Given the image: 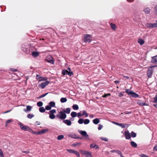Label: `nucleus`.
<instances>
[{
  "label": "nucleus",
  "instance_id": "f257e3e1",
  "mask_svg": "<svg viewBox=\"0 0 157 157\" xmlns=\"http://www.w3.org/2000/svg\"><path fill=\"white\" fill-rule=\"evenodd\" d=\"M56 117L59 119L63 120L66 118L67 115L62 110L58 112V113L56 115Z\"/></svg>",
  "mask_w": 157,
  "mask_h": 157
},
{
  "label": "nucleus",
  "instance_id": "f03ea898",
  "mask_svg": "<svg viewBox=\"0 0 157 157\" xmlns=\"http://www.w3.org/2000/svg\"><path fill=\"white\" fill-rule=\"evenodd\" d=\"M67 70L64 69L62 71V74L63 75H68L70 76H71L73 75V73L72 71H71V69L69 67H68Z\"/></svg>",
  "mask_w": 157,
  "mask_h": 157
},
{
  "label": "nucleus",
  "instance_id": "7ed1b4c3",
  "mask_svg": "<svg viewBox=\"0 0 157 157\" xmlns=\"http://www.w3.org/2000/svg\"><path fill=\"white\" fill-rule=\"evenodd\" d=\"M18 124L20 125V127L21 129L26 131H29V132L32 131V129L30 128L28 126L24 125L23 124L20 122L18 123Z\"/></svg>",
  "mask_w": 157,
  "mask_h": 157
},
{
  "label": "nucleus",
  "instance_id": "20e7f679",
  "mask_svg": "<svg viewBox=\"0 0 157 157\" xmlns=\"http://www.w3.org/2000/svg\"><path fill=\"white\" fill-rule=\"evenodd\" d=\"M153 72V70L151 67H149L148 68V70L147 73V77L150 78L151 77Z\"/></svg>",
  "mask_w": 157,
  "mask_h": 157
},
{
  "label": "nucleus",
  "instance_id": "39448f33",
  "mask_svg": "<svg viewBox=\"0 0 157 157\" xmlns=\"http://www.w3.org/2000/svg\"><path fill=\"white\" fill-rule=\"evenodd\" d=\"M49 81H47L45 82H42L38 86L39 88L43 89L49 84Z\"/></svg>",
  "mask_w": 157,
  "mask_h": 157
},
{
  "label": "nucleus",
  "instance_id": "423d86ee",
  "mask_svg": "<svg viewBox=\"0 0 157 157\" xmlns=\"http://www.w3.org/2000/svg\"><path fill=\"white\" fill-rule=\"evenodd\" d=\"M78 122L80 124H82L84 123L85 124H88V119H86L84 120L82 118H80L78 121Z\"/></svg>",
  "mask_w": 157,
  "mask_h": 157
},
{
  "label": "nucleus",
  "instance_id": "0eeeda50",
  "mask_svg": "<svg viewBox=\"0 0 157 157\" xmlns=\"http://www.w3.org/2000/svg\"><path fill=\"white\" fill-rule=\"evenodd\" d=\"M78 132L83 136L87 137L88 136V135L87 134L86 132L85 131L78 130Z\"/></svg>",
  "mask_w": 157,
  "mask_h": 157
},
{
  "label": "nucleus",
  "instance_id": "6e6552de",
  "mask_svg": "<svg viewBox=\"0 0 157 157\" xmlns=\"http://www.w3.org/2000/svg\"><path fill=\"white\" fill-rule=\"evenodd\" d=\"M124 136L126 139L129 140L131 138V136L128 131L124 132Z\"/></svg>",
  "mask_w": 157,
  "mask_h": 157
},
{
  "label": "nucleus",
  "instance_id": "1a4fd4ad",
  "mask_svg": "<svg viewBox=\"0 0 157 157\" xmlns=\"http://www.w3.org/2000/svg\"><path fill=\"white\" fill-rule=\"evenodd\" d=\"M63 122L68 126H70L71 124V122L70 120H64L63 121Z\"/></svg>",
  "mask_w": 157,
  "mask_h": 157
},
{
  "label": "nucleus",
  "instance_id": "9d476101",
  "mask_svg": "<svg viewBox=\"0 0 157 157\" xmlns=\"http://www.w3.org/2000/svg\"><path fill=\"white\" fill-rule=\"evenodd\" d=\"M151 63L157 64V55L152 57Z\"/></svg>",
  "mask_w": 157,
  "mask_h": 157
},
{
  "label": "nucleus",
  "instance_id": "9b49d317",
  "mask_svg": "<svg viewBox=\"0 0 157 157\" xmlns=\"http://www.w3.org/2000/svg\"><path fill=\"white\" fill-rule=\"evenodd\" d=\"M137 104L140 105V106H148V104H146L145 102H142L141 101H139L137 102Z\"/></svg>",
  "mask_w": 157,
  "mask_h": 157
},
{
  "label": "nucleus",
  "instance_id": "f8f14e48",
  "mask_svg": "<svg viewBox=\"0 0 157 157\" xmlns=\"http://www.w3.org/2000/svg\"><path fill=\"white\" fill-rule=\"evenodd\" d=\"M26 109H24V111L25 112H27L28 111H30L31 110L32 108V106H31L29 105H27V106H26Z\"/></svg>",
  "mask_w": 157,
  "mask_h": 157
},
{
  "label": "nucleus",
  "instance_id": "ddd939ff",
  "mask_svg": "<svg viewBox=\"0 0 157 157\" xmlns=\"http://www.w3.org/2000/svg\"><path fill=\"white\" fill-rule=\"evenodd\" d=\"M80 152L81 154L84 155L86 157L88 156V152L87 151L82 150Z\"/></svg>",
  "mask_w": 157,
  "mask_h": 157
},
{
  "label": "nucleus",
  "instance_id": "4468645a",
  "mask_svg": "<svg viewBox=\"0 0 157 157\" xmlns=\"http://www.w3.org/2000/svg\"><path fill=\"white\" fill-rule=\"evenodd\" d=\"M130 96L133 98H137L139 96V95L137 94L135 92H132L130 95Z\"/></svg>",
  "mask_w": 157,
  "mask_h": 157
},
{
  "label": "nucleus",
  "instance_id": "2eb2a0df",
  "mask_svg": "<svg viewBox=\"0 0 157 157\" xmlns=\"http://www.w3.org/2000/svg\"><path fill=\"white\" fill-rule=\"evenodd\" d=\"M63 111L65 113L69 114L71 112V109L70 108H67L65 109H63Z\"/></svg>",
  "mask_w": 157,
  "mask_h": 157
},
{
  "label": "nucleus",
  "instance_id": "dca6fc26",
  "mask_svg": "<svg viewBox=\"0 0 157 157\" xmlns=\"http://www.w3.org/2000/svg\"><path fill=\"white\" fill-rule=\"evenodd\" d=\"M83 40L85 42H88V35H85L84 36Z\"/></svg>",
  "mask_w": 157,
  "mask_h": 157
},
{
  "label": "nucleus",
  "instance_id": "f3484780",
  "mask_svg": "<svg viewBox=\"0 0 157 157\" xmlns=\"http://www.w3.org/2000/svg\"><path fill=\"white\" fill-rule=\"evenodd\" d=\"M32 55L35 57H37L39 55V53L38 52H34L33 51L32 52Z\"/></svg>",
  "mask_w": 157,
  "mask_h": 157
},
{
  "label": "nucleus",
  "instance_id": "a211bd4d",
  "mask_svg": "<svg viewBox=\"0 0 157 157\" xmlns=\"http://www.w3.org/2000/svg\"><path fill=\"white\" fill-rule=\"evenodd\" d=\"M138 42L141 45H142L144 43V40L141 38H140L138 40Z\"/></svg>",
  "mask_w": 157,
  "mask_h": 157
},
{
  "label": "nucleus",
  "instance_id": "6ab92c4d",
  "mask_svg": "<svg viewBox=\"0 0 157 157\" xmlns=\"http://www.w3.org/2000/svg\"><path fill=\"white\" fill-rule=\"evenodd\" d=\"M146 26L149 28H152V24L151 23H147L145 24Z\"/></svg>",
  "mask_w": 157,
  "mask_h": 157
},
{
  "label": "nucleus",
  "instance_id": "aec40b11",
  "mask_svg": "<svg viewBox=\"0 0 157 157\" xmlns=\"http://www.w3.org/2000/svg\"><path fill=\"white\" fill-rule=\"evenodd\" d=\"M90 147L91 148H95L96 149H98L99 148V147L98 146L95 144H92L90 145Z\"/></svg>",
  "mask_w": 157,
  "mask_h": 157
},
{
  "label": "nucleus",
  "instance_id": "412c9836",
  "mask_svg": "<svg viewBox=\"0 0 157 157\" xmlns=\"http://www.w3.org/2000/svg\"><path fill=\"white\" fill-rule=\"evenodd\" d=\"M144 12L146 13L149 14L150 13V9L149 8L147 7L144 9L143 10Z\"/></svg>",
  "mask_w": 157,
  "mask_h": 157
},
{
  "label": "nucleus",
  "instance_id": "4be33fe9",
  "mask_svg": "<svg viewBox=\"0 0 157 157\" xmlns=\"http://www.w3.org/2000/svg\"><path fill=\"white\" fill-rule=\"evenodd\" d=\"M93 121L94 124H98L99 122L100 121L98 118H97L93 120Z\"/></svg>",
  "mask_w": 157,
  "mask_h": 157
},
{
  "label": "nucleus",
  "instance_id": "5701e85b",
  "mask_svg": "<svg viewBox=\"0 0 157 157\" xmlns=\"http://www.w3.org/2000/svg\"><path fill=\"white\" fill-rule=\"evenodd\" d=\"M130 144L132 146L134 147H137V144L134 141H131L130 142Z\"/></svg>",
  "mask_w": 157,
  "mask_h": 157
},
{
  "label": "nucleus",
  "instance_id": "b1692460",
  "mask_svg": "<svg viewBox=\"0 0 157 157\" xmlns=\"http://www.w3.org/2000/svg\"><path fill=\"white\" fill-rule=\"evenodd\" d=\"M48 129L47 128L46 129H42V130H41V131H40V134L44 133L45 132H48Z\"/></svg>",
  "mask_w": 157,
  "mask_h": 157
},
{
  "label": "nucleus",
  "instance_id": "393cba45",
  "mask_svg": "<svg viewBox=\"0 0 157 157\" xmlns=\"http://www.w3.org/2000/svg\"><path fill=\"white\" fill-rule=\"evenodd\" d=\"M68 136L69 137H71L72 138L75 139L77 138L76 135L74 134H68Z\"/></svg>",
  "mask_w": 157,
  "mask_h": 157
},
{
  "label": "nucleus",
  "instance_id": "a878e982",
  "mask_svg": "<svg viewBox=\"0 0 157 157\" xmlns=\"http://www.w3.org/2000/svg\"><path fill=\"white\" fill-rule=\"evenodd\" d=\"M126 125H128V124H122V123H119V124L118 126L121 127L122 128H125V127ZM127 126L128 127V126L127 125Z\"/></svg>",
  "mask_w": 157,
  "mask_h": 157
},
{
  "label": "nucleus",
  "instance_id": "bb28decb",
  "mask_svg": "<svg viewBox=\"0 0 157 157\" xmlns=\"http://www.w3.org/2000/svg\"><path fill=\"white\" fill-rule=\"evenodd\" d=\"M49 105L51 107H53L55 106V103L53 101H51L49 103Z\"/></svg>",
  "mask_w": 157,
  "mask_h": 157
},
{
  "label": "nucleus",
  "instance_id": "cd10ccee",
  "mask_svg": "<svg viewBox=\"0 0 157 157\" xmlns=\"http://www.w3.org/2000/svg\"><path fill=\"white\" fill-rule=\"evenodd\" d=\"M110 26L111 28L113 30H115L116 29V25L112 23H111L110 24Z\"/></svg>",
  "mask_w": 157,
  "mask_h": 157
},
{
  "label": "nucleus",
  "instance_id": "c85d7f7f",
  "mask_svg": "<svg viewBox=\"0 0 157 157\" xmlns=\"http://www.w3.org/2000/svg\"><path fill=\"white\" fill-rule=\"evenodd\" d=\"M67 99L66 98H62L60 99V101L62 103H64L67 101Z\"/></svg>",
  "mask_w": 157,
  "mask_h": 157
},
{
  "label": "nucleus",
  "instance_id": "c756f323",
  "mask_svg": "<svg viewBox=\"0 0 157 157\" xmlns=\"http://www.w3.org/2000/svg\"><path fill=\"white\" fill-rule=\"evenodd\" d=\"M71 116L73 117H75L77 115V113L76 112H72L71 113Z\"/></svg>",
  "mask_w": 157,
  "mask_h": 157
},
{
  "label": "nucleus",
  "instance_id": "7c9ffc66",
  "mask_svg": "<svg viewBox=\"0 0 157 157\" xmlns=\"http://www.w3.org/2000/svg\"><path fill=\"white\" fill-rule=\"evenodd\" d=\"M72 108L74 110H77L78 109V106L76 104H74L72 106Z\"/></svg>",
  "mask_w": 157,
  "mask_h": 157
},
{
  "label": "nucleus",
  "instance_id": "2f4dec72",
  "mask_svg": "<svg viewBox=\"0 0 157 157\" xmlns=\"http://www.w3.org/2000/svg\"><path fill=\"white\" fill-rule=\"evenodd\" d=\"M49 114V117L50 118L52 119H54L55 118V116L53 114H50V113H48Z\"/></svg>",
  "mask_w": 157,
  "mask_h": 157
},
{
  "label": "nucleus",
  "instance_id": "473e14b6",
  "mask_svg": "<svg viewBox=\"0 0 157 157\" xmlns=\"http://www.w3.org/2000/svg\"><path fill=\"white\" fill-rule=\"evenodd\" d=\"M39 110L41 113H44L45 111V109L44 107H41L39 108Z\"/></svg>",
  "mask_w": 157,
  "mask_h": 157
},
{
  "label": "nucleus",
  "instance_id": "72a5a7b5",
  "mask_svg": "<svg viewBox=\"0 0 157 157\" xmlns=\"http://www.w3.org/2000/svg\"><path fill=\"white\" fill-rule=\"evenodd\" d=\"M132 91L129 89H126L125 90V92L127 93L129 95H130L131 93H132Z\"/></svg>",
  "mask_w": 157,
  "mask_h": 157
},
{
  "label": "nucleus",
  "instance_id": "f704fd0d",
  "mask_svg": "<svg viewBox=\"0 0 157 157\" xmlns=\"http://www.w3.org/2000/svg\"><path fill=\"white\" fill-rule=\"evenodd\" d=\"M154 12L155 14L157 16V5H156L154 7Z\"/></svg>",
  "mask_w": 157,
  "mask_h": 157
},
{
  "label": "nucleus",
  "instance_id": "c9c22d12",
  "mask_svg": "<svg viewBox=\"0 0 157 157\" xmlns=\"http://www.w3.org/2000/svg\"><path fill=\"white\" fill-rule=\"evenodd\" d=\"M73 153L75 154L78 157L80 156V154L78 151L74 150Z\"/></svg>",
  "mask_w": 157,
  "mask_h": 157
},
{
  "label": "nucleus",
  "instance_id": "e433bc0d",
  "mask_svg": "<svg viewBox=\"0 0 157 157\" xmlns=\"http://www.w3.org/2000/svg\"><path fill=\"white\" fill-rule=\"evenodd\" d=\"M64 138V136L63 135H60L58 136L57 139L59 140H61Z\"/></svg>",
  "mask_w": 157,
  "mask_h": 157
},
{
  "label": "nucleus",
  "instance_id": "4c0bfd02",
  "mask_svg": "<svg viewBox=\"0 0 157 157\" xmlns=\"http://www.w3.org/2000/svg\"><path fill=\"white\" fill-rule=\"evenodd\" d=\"M43 103L41 101H39L37 102V105L39 107H41L43 105Z\"/></svg>",
  "mask_w": 157,
  "mask_h": 157
},
{
  "label": "nucleus",
  "instance_id": "58836bf2",
  "mask_svg": "<svg viewBox=\"0 0 157 157\" xmlns=\"http://www.w3.org/2000/svg\"><path fill=\"white\" fill-rule=\"evenodd\" d=\"M13 121V120L12 119H10L8 120L7 121H6V126L8 124H9L10 123L12 122Z\"/></svg>",
  "mask_w": 157,
  "mask_h": 157
},
{
  "label": "nucleus",
  "instance_id": "ea45409f",
  "mask_svg": "<svg viewBox=\"0 0 157 157\" xmlns=\"http://www.w3.org/2000/svg\"><path fill=\"white\" fill-rule=\"evenodd\" d=\"M49 57H51L52 59H50V60H47V61L48 62H49L53 64L54 60H53V59H52V57H51V56H50Z\"/></svg>",
  "mask_w": 157,
  "mask_h": 157
},
{
  "label": "nucleus",
  "instance_id": "a19ab883",
  "mask_svg": "<svg viewBox=\"0 0 157 157\" xmlns=\"http://www.w3.org/2000/svg\"><path fill=\"white\" fill-rule=\"evenodd\" d=\"M27 116L28 118L31 119L34 117V115L33 114H29Z\"/></svg>",
  "mask_w": 157,
  "mask_h": 157
},
{
  "label": "nucleus",
  "instance_id": "79ce46f5",
  "mask_svg": "<svg viewBox=\"0 0 157 157\" xmlns=\"http://www.w3.org/2000/svg\"><path fill=\"white\" fill-rule=\"evenodd\" d=\"M131 136L132 137L134 138L136 136V134L133 132H132L131 133Z\"/></svg>",
  "mask_w": 157,
  "mask_h": 157
},
{
  "label": "nucleus",
  "instance_id": "37998d69",
  "mask_svg": "<svg viewBox=\"0 0 157 157\" xmlns=\"http://www.w3.org/2000/svg\"><path fill=\"white\" fill-rule=\"evenodd\" d=\"M154 101L153 102L157 103V94L155 95V97L154 98Z\"/></svg>",
  "mask_w": 157,
  "mask_h": 157
},
{
  "label": "nucleus",
  "instance_id": "c03bdc74",
  "mask_svg": "<svg viewBox=\"0 0 157 157\" xmlns=\"http://www.w3.org/2000/svg\"><path fill=\"white\" fill-rule=\"evenodd\" d=\"M56 113V111L55 109H53L50 110L49 113L50 114H54Z\"/></svg>",
  "mask_w": 157,
  "mask_h": 157
},
{
  "label": "nucleus",
  "instance_id": "a18cd8bd",
  "mask_svg": "<svg viewBox=\"0 0 157 157\" xmlns=\"http://www.w3.org/2000/svg\"><path fill=\"white\" fill-rule=\"evenodd\" d=\"M52 107L49 105H47L45 107V109L46 110H50L51 109Z\"/></svg>",
  "mask_w": 157,
  "mask_h": 157
},
{
  "label": "nucleus",
  "instance_id": "49530a36",
  "mask_svg": "<svg viewBox=\"0 0 157 157\" xmlns=\"http://www.w3.org/2000/svg\"><path fill=\"white\" fill-rule=\"evenodd\" d=\"M47 78L46 77H41V78L39 80V81H45L47 80Z\"/></svg>",
  "mask_w": 157,
  "mask_h": 157
},
{
  "label": "nucleus",
  "instance_id": "de8ad7c7",
  "mask_svg": "<svg viewBox=\"0 0 157 157\" xmlns=\"http://www.w3.org/2000/svg\"><path fill=\"white\" fill-rule=\"evenodd\" d=\"M156 23L152 24L153 28L157 27V20L156 21Z\"/></svg>",
  "mask_w": 157,
  "mask_h": 157
},
{
  "label": "nucleus",
  "instance_id": "09e8293b",
  "mask_svg": "<svg viewBox=\"0 0 157 157\" xmlns=\"http://www.w3.org/2000/svg\"><path fill=\"white\" fill-rule=\"evenodd\" d=\"M31 132L32 133H33V134H36V135L40 134V131H39L38 132H34L32 130V131H31Z\"/></svg>",
  "mask_w": 157,
  "mask_h": 157
},
{
  "label": "nucleus",
  "instance_id": "8fccbe9b",
  "mask_svg": "<svg viewBox=\"0 0 157 157\" xmlns=\"http://www.w3.org/2000/svg\"><path fill=\"white\" fill-rule=\"evenodd\" d=\"M124 93V92L123 91L119 94L118 95L120 97H122L124 96L123 94Z\"/></svg>",
  "mask_w": 157,
  "mask_h": 157
},
{
  "label": "nucleus",
  "instance_id": "3c124183",
  "mask_svg": "<svg viewBox=\"0 0 157 157\" xmlns=\"http://www.w3.org/2000/svg\"><path fill=\"white\" fill-rule=\"evenodd\" d=\"M116 153L120 155V156L122 155V153L120 151L117 150Z\"/></svg>",
  "mask_w": 157,
  "mask_h": 157
},
{
  "label": "nucleus",
  "instance_id": "603ef678",
  "mask_svg": "<svg viewBox=\"0 0 157 157\" xmlns=\"http://www.w3.org/2000/svg\"><path fill=\"white\" fill-rule=\"evenodd\" d=\"M67 151L69 153H73L74 150H72V149H67Z\"/></svg>",
  "mask_w": 157,
  "mask_h": 157
},
{
  "label": "nucleus",
  "instance_id": "864d4df0",
  "mask_svg": "<svg viewBox=\"0 0 157 157\" xmlns=\"http://www.w3.org/2000/svg\"><path fill=\"white\" fill-rule=\"evenodd\" d=\"M82 114L83 116L85 115L86 117H87L88 116L87 113H86V112L85 111H83Z\"/></svg>",
  "mask_w": 157,
  "mask_h": 157
},
{
  "label": "nucleus",
  "instance_id": "5fc2aeb1",
  "mask_svg": "<svg viewBox=\"0 0 157 157\" xmlns=\"http://www.w3.org/2000/svg\"><path fill=\"white\" fill-rule=\"evenodd\" d=\"M101 139L105 141H107L108 140V139L105 137H102L101 138Z\"/></svg>",
  "mask_w": 157,
  "mask_h": 157
},
{
  "label": "nucleus",
  "instance_id": "6e6d98bb",
  "mask_svg": "<svg viewBox=\"0 0 157 157\" xmlns=\"http://www.w3.org/2000/svg\"><path fill=\"white\" fill-rule=\"evenodd\" d=\"M77 117H80L82 116H83V115H82V114L80 112H79L77 114Z\"/></svg>",
  "mask_w": 157,
  "mask_h": 157
},
{
  "label": "nucleus",
  "instance_id": "4d7b16f0",
  "mask_svg": "<svg viewBox=\"0 0 157 157\" xmlns=\"http://www.w3.org/2000/svg\"><path fill=\"white\" fill-rule=\"evenodd\" d=\"M103 127V126L101 124H99L98 125V129L99 130H100Z\"/></svg>",
  "mask_w": 157,
  "mask_h": 157
},
{
  "label": "nucleus",
  "instance_id": "13d9d810",
  "mask_svg": "<svg viewBox=\"0 0 157 157\" xmlns=\"http://www.w3.org/2000/svg\"><path fill=\"white\" fill-rule=\"evenodd\" d=\"M48 94V93H46L45 94H42V95H41L39 97V98H43V97H44V96H45L46 95Z\"/></svg>",
  "mask_w": 157,
  "mask_h": 157
},
{
  "label": "nucleus",
  "instance_id": "bf43d9fd",
  "mask_svg": "<svg viewBox=\"0 0 157 157\" xmlns=\"http://www.w3.org/2000/svg\"><path fill=\"white\" fill-rule=\"evenodd\" d=\"M0 156H1V157H4L3 152L1 149H0Z\"/></svg>",
  "mask_w": 157,
  "mask_h": 157
},
{
  "label": "nucleus",
  "instance_id": "052dcab7",
  "mask_svg": "<svg viewBox=\"0 0 157 157\" xmlns=\"http://www.w3.org/2000/svg\"><path fill=\"white\" fill-rule=\"evenodd\" d=\"M140 157H149L144 154H142L140 155Z\"/></svg>",
  "mask_w": 157,
  "mask_h": 157
},
{
  "label": "nucleus",
  "instance_id": "680f3d73",
  "mask_svg": "<svg viewBox=\"0 0 157 157\" xmlns=\"http://www.w3.org/2000/svg\"><path fill=\"white\" fill-rule=\"evenodd\" d=\"M41 78V77L40 76V75H36V79H40V78Z\"/></svg>",
  "mask_w": 157,
  "mask_h": 157
},
{
  "label": "nucleus",
  "instance_id": "e2e57ef3",
  "mask_svg": "<svg viewBox=\"0 0 157 157\" xmlns=\"http://www.w3.org/2000/svg\"><path fill=\"white\" fill-rule=\"evenodd\" d=\"M153 150L155 151H157V144H156L153 148Z\"/></svg>",
  "mask_w": 157,
  "mask_h": 157
},
{
  "label": "nucleus",
  "instance_id": "0e129e2a",
  "mask_svg": "<svg viewBox=\"0 0 157 157\" xmlns=\"http://www.w3.org/2000/svg\"><path fill=\"white\" fill-rule=\"evenodd\" d=\"M113 123L114 124H116V125H119V123L115 122H113Z\"/></svg>",
  "mask_w": 157,
  "mask_h": 157
},
{
  "label": "nucleus",
  "instance_id": "69168bd1",
  "mask_svg": "<svg viewBox=\"0 0 157 157\" xmlns=\"http://www.w3.org/2000/svg\"><path fill=\"white\" fill-rule=\"evenodd\" d=\"M11 71L13 72H16L17 71V70L13 68H12L11 69Z\"/></svg>",
  "mask_w": 157,
  "mask_h": 157
},
{
  "label": "nucleus",
  "instance_id": "338daca9",
  "mask_svg": "<svg viewBox=\"0 0 157 157\" xmlns=\"http://www.w3.org/2000/svg\"><path fill=\"white\" fill-rule=\"evenodd\" d=\"M117 150H112L110 151V152L111 153L116 152Z\"/></svg>",
  "mask_w": 157,
  "mask_h": 157
},
{
  "label": "nucleus",
  "instance_id": "774afa93",
  "mask_svg": "<svg viewBox=\"0 0 157 157\" xmlns=\"http://www.w3.org/2000/svg\"><path fill=\"white\" fill-rule=\"evenodd\" d=\"M11 110H12V109H11L10 110H9L8 111H5L3 113H7L8 112H9Z\"/></svg>",
  "mask_w": 157,
  "mask_h": 157
}]
</instances>
